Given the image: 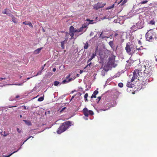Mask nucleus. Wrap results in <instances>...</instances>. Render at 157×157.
Wrapping results in <instances>:
<instances>
[{"label": "nucleus", "instance_id": "b1692460", "mask_svg": "<svg viewBox=\"0 0 157 157\" xmlns=\"http://www.w3.org/2000/svg\"><path fill=\"white\" fill-rule=\"evenodd\" d=\"M136 50L138 51H140L143 48L141 46L140 47H138L137 46H136Z\"/></svg>", "mask_w": 157, "mask_h": 157}, {"label": "nucleus", "instance_id": "e2e57ef3", "mask_svg": "<svg viewBox=\"0 0 157 157\" xmlns=\"http://www.w3.org/2000/svg\"><path fill=\"white\" fill-rule=\"evenodd\" d=\"M85 119L86 120H87L88 119H87V118H86V119Z\"/></svg>", "mask_w": 157, "mask_h": 157}, {"label": "nucleus", "instance_id": "774afa93", "mask_svg": "<svg viewBox=\"0 0 157 157\" xmlns=\"http://www.w3.org/2000/svg\"><path fill=\"white\" fill-rule=\"evenodd\" d=\"M10 107L11 108V107Z\"/></svg>", "mask_w": 157, "mask_h": 157}, {"label": "nucleus", "instance_id": "603ef678", "mask_svg": "<svg viewBox=\"0 0 157 157\" xmlns=\"http://www.w3.org/2000/svg\"><path fill=\"white\" fill-rule=\"evenodd\" d=\"M10 101H13V100H14V99H11V98H10Z\"/></svg>", "mask_w": 157, "mask_h": 157}, {"label": "nucleus", "instance_id": "a18cd8bd", "mask_svg": "<svg viewBox=\"0 0 157 157\" xmlns=\"http://www.w3.org/2000/svg\"><path fill=\"white\" fill-rule=\"evenodd\" d=\"M29 138H27V139L25 140V141L24 142H23V144H24V143L25 141H27V140L29 139Z\"/></svg>", "mask_w": 157, "mask_h": 157}, {"label": "nucleus", "instance_id": "7ed1b4c3", "mask_svg": "<svg viewBox=\"0 0 157 157\" xmlns=\"http://www.w3.org/2000/svg\"><path fill=\"white\" fill-rule=\"evenodd\" d=\"M125 49L127 53L131 55L133 54L136 50L133 45L131 42H128L126 44Z\"/></svg>", "mask_w": 157, "mask_h": 157}, {"label": "nucleus", "instance_id": "e433bc0d", "mask_svg": "<svg viewBox=\"0 0 157 157\" xmlns=\"http://www.w3.org/2000/svg\"><path fill=\"white\" fill-rule=\"evenodd\" d=\"M41 71H40L38 72L37 74L35 76H37L38 75H40L41 74Z\"/></svg>", "mask_w": 157, "mask_h": 157}, {"label": "nucleus", "instance_id": "c9c22d12", "mask_svg": "<svg viewBox=\"0 0 157 157\" xmlns=\"http://www.w3.org/2000/svg\"><path fill=\"white\" fill-rule=\"evenodd\" d=\"M17 132L19 133H21V129H20L19 128H17Z\"/></svg>", "mask_w": 157, "mask_h": 157}, {"label": "nucleus", "instance_id": "58836bf2", "mask_svg": "<svg viewBox=\"0 0 157 157\" xmlns=\"http://www.w3.org/2000/svg\"><path fill=\"white\" fill-rule=\"evenodd\" d=\"M96 95H94V94H93L92 95V96H91V98H96Z\"/></svg>", "mask_w": 157, "mask_h": 157}, {"label": "nucleus", "instance_id": "423d86ee", "mask_svg": "<svg viewBox=\"0 0 157 157\" xmlns=\"http://www.w3.org/2000/svg\"><path fill=\"white\" fill-rule=\"evenodd\" d=\"M145 69L144 70V75L145 76L147 77H149L151 74V68L148 65L144 66Z\"/></svg>", "mask_w": 157, "mask_h": 157}, {"label": "nucleus", "instance_id": "1a4fd4ad", "mask_svg": "<svg viewBox=\"0 0 157 157\" xmlns=\"http://www.w3.org/2000/svg\"><path fill=\"white\" fill-rule=\"evenodd\" d=\"M106 5V3H98L94 5V8L96 10L103 7Z\"/></svg>", "mask_w": 157, "mask_h": 157}, {"label": "nucleus", "instance_id": "c03bdc74", "mask_svg": "<svg viewBox=\"0 0 157 157\" xmlns=\"http://www.w3.org/2000/svg\"><path fill=\"white\" fill-rule=\"evenodd\" d=\"M98 98V102H99L101 99V97H99Z\"/></svg>", "mask_w": 157, "mask_h": 157}, {"label": "nucleus", "instance_id": "79ce46f5", "mask_svg": "<svg viewBox=\"0 0 157 157\" xmlns=\"http://www.w3.org/2000/svg\"><path fill=\"white\" fill-rule=\"evenodd\" d=\"M123 0H121L120 1V2H118V4H117V5H118L120 3H121L122 1H123Z\"/></svg>", "mask_w": 157, "mask_h": 157}, {"label": "nucleus", "instance_id": "20e7f679", "mask_svg": "<svg viewBox=\"0 0 157 157\" xmlns=\"http://www.w3.org/2000/svg\"><path fill=\"white\" fill-rule=\"evenodd\" d=\"M113 63V60L110 59L109 61L107 63V66H105L104 69L101 71V75L104 76L107 73V71L109 70V67H110Z\"/></svg>", "mask_w": 157, "mask_h": 157}, {"label": "nucleus", "instance_id": "69168bd1", "mask_svg": "<svg viewBox=\"0 0 157 157\" xmlns=\"http://www.w3.org/2000/svg\"><path fill=\"white\" fill-rule=\"evenodd\" d=\"M103 110V111H105V109H104V110Z\"/></svg>", "mask_w": 157, "mask_h": 157}, {"label": "nucleus", "instance_id": "4d7b16f0", "mask_svg": "<svg viewBox=\"0 0 157 157\" xmlns=\"http://www.w3.org/2000/svg\"><path fill=\"white\" fill-rule=\"evenodd\" d=\"M20 117L21 118V117H22V115H20Z\"/></svg>", "mask_w": 157, "mask_h": 157}, {"label": "nucleus", "instance_id": "2f4dec72", "mask_svg": "<svg viewBox=\"0 0 157 157\" xmlns=\"http://www.w3.org/2000/svg\"><path fill=\"white\" fill-rule=\"evenodd\" d=\"M148 2V1L147 0H145L144 1H143L141 2V4H144L145 3H147Z\"/></svg>", "mask_w": 157, "mask_h": 157}, {"label": "nucleus", "instance_id": "9d476101", "mask_svg": "<svg viewBox=\"0 0 157 157\" xmlns=\"http://www.w3.org/2000/svg\"><path fill=\"white\" fill-rule=\"evenodd\" d=\"M139 75V71L138 70H135L133 72V77L131 79L132 81H133L135 79L139 78L138 77Z\"/></svg>", "mask_w": 157, "mask_h": 157}, {"label": "nucleus", "instance_id": "412c9836", "mask_svg": "<svg viewBox=\"0 0 157 157\" xmlns=\"http://www.w3.org/2000/svg\"><path fill=\"white\" fill-rule=\"evenodd\" d=\"M114 5H115V4H114L112 5L111 6H110L107 7L106 8V10H109V9H111L113 8L114 6Z\"/></svg>", "mask_w": 157, "mask_h": 157}, {"label": "nucleus", "instance_id": "ea45409f", "mask_svg": "<svg viewBox=\"0 0 157 157\" xmlns=\"http://www.w3.org/2000/svg\"><path fill=\"white\" fill-rule=\"evenodd\" d=\"M66 108V107H64L61 110V112H62L63 111V110H64Z\"/></svg>", "mask_w": 157, "mask_h": 157}, {"label": "nucleus", "instance_id": "f03ea898", "mask_svg": "<svg viewBox=\"0 0 157 157\" xmlns=\"http://www.w3.org/2000/svg\"><path fill=\"white\" fill-rule=\"evenodd\" d=\"M72 125V122L70 121H67L63 123L61 125L58 129L57 131L58 134H60L61 133L65 131L70 126ZM72 125H73L72 124Z\"/></svg>", "mask_w": 157, "mask_h": 157}, {"label": "nucleus", "instance_id": "a19ab883", "mask_svg": "<svg viewBox=\"0 0 157 157\" xmlns=\"http://www.w3.org/2000/svg\"><path fill=\"white\" fill-rule=\"evenodd\" d=\"M138 43L139 44H140V45H141L142 44V43H141V42L140 41V40H139L138 41Z\"/></svg>", "mask_w": 157, "mask_h": 157}, {"label": "nucleus", "instance_id": "a878e982", "mask_svg": "<svg viewBox=\"0 0 157 157\" xmlns=\"http://www.w3.org/2000/svg\"><path fill=\"white\" fill-rule=\"evenodd\" d=\"M59 84V82L57 81H55L54 82V84L55 86H57Z\"/></svg>", "mask_w": 157, "mask_h": 157}, {"label": "nucleus", "instance_id": "dca6fc26", "mask_svg": "<svg viewBox=\"0 0 157 157\" xmlns=\"http://www.w3.org/2000/svg\"><path fill=\"white\" fill-rule=\"evenodd\" d=\"M43 48H40L34 51V53L35 54H37L40 53L41 50Z\"/></svg>", "mask_w": 157, "mask_h": 157}, {"label": "nucleus", "instance_id": "393cba45", "mask_svg": "<svg viewBox=\"0 0 157 157\" xmlns=\"http://www.w3.org/2000/svg\"><path fill=\"white\" fill-rule=\"evenodd\" d=\"M43 100H44V97H41L38 99V101H42Z\"/></svg>", "mask_w": 157, "mask_h": 157}, {"label": "nucleus", "instance_id": "864d4df0", "mask_svg": "<svg viewBox=\"0 0 157 157\" xmlns=\"http://www.w3.org/2000/svg\"><path fill=\"white\" fill-rule=\"evenodd\" d=\"M23 107H24V109H26V107L25 106H24Z\"/></svg>", "mask_w": 157, "mask_h": 157}, {"label": "nucleus", "instance_id": "bb28decb", "mask_svg": "<svg viewBox=\"0 0 157 157\" xmlns=\"http://www.w3.org/2000/svg\"><path fill=\"white\" fill-rule=\"evenodd\" d=\"M118 86L120 87H122L123 86V84L122 83H119L118 84Z\"/></svg>", "mask_w": 157, "mask_h": 157}, {"label": "nucleus", "instance_id": "cd10ccee", "mask_svg": "<svg viewBox=\"0 0 157 157\" xmlns=\"http://www.w3.org/2000/svg\"><path fill=\"white\" fill-rule=\"evenodd\" d=\"M155 21L153 20H151L150 21V24L152 25H154L155 24Z\"/></svg>", "mask_w": 157, "mask_h": 157}, {"label": "nucleus", "instance_id": "09e8293b", "mask_svg": "<svg viewBox=\"0 0 157 157\" xmlns=\"http://www.w3.org/2000/svg\"><path fill=\"white\" fill-rule=\"evenodd\" d=\"M83 72V71L82 70H80V74H82Z\"/></svg>", "mask_w": 157, "mask_h": 157}, {"label": "nucleus", "instance_id": "680f3d73", "mask_svg": "<svg viewBox=\"0 0 157 157\" xmlns=\"http://www.w3.org/2000/svg\"><path fill=\"white\" fill-rule=\"evenodd\" d=\"M29 137H30V138L32 137V136H30Z\"/></svg>", "mask_w": 157, "mask_h": 157}, {"label": "nucleus", "instance_id": "473e14b6", "mask_svg": "<svg viewBox=\"0 0 157 157\" xmlns=\"http://www.w3.org/2000/svg\"><path fill=\"white\" fill-rule=\"evenodd\" d=\"M141 10V9L140 8H139V9H138L136 10V12L137 13H139L141 12H142V11H139V10Z\"/></svg>", "mask_w": 157, "mask_h": 157}, {"label": "nucleus", "instance_id": "de8ad7c7", "mask_svg": "<svg viewBox=\"0 0 157 157\" xmlns=\"http://www.w3.org/2000/svg\"><path fill=\"white\" fill-rule=\"evenodd\" d=\"M20 97L19 96V95H17L16 97V98H18Z\"/></svg>", "mask_w": 157, "mask_h": 157}, {"label": "nucleus", "instance_id": "13d9d810", "mask_svg": "<svg viewBox=\"0 0 157 157\" xmlns=\"http://www.w3.org/2000/svg\"><path fill=\"white\" fill-rule=\"evenodd\" d=\"M29 78H27V80H28V79H29Z\"/></svg>", "mask_w": 157, "mask_h": 157}, {"label": "nucleus", "instance_id": "f704fd0d", "mask_svg": "<svg viewBox=\"0 0 157 157\" xmlns=\"http://www.w3.org/2000/svg\"><path fill=\"white\" fill-rule=\"evenodd\" d=\"M29 22V21H25L23 22L22 23V24H24L25 25H28Z\"/></svg>", "mask_w": 157, "mask_h": 157}, {"label": "nucleus", "instance_id": "72a5a7b5", "mask_svg": "<svg viewBox=\"0 0 157 157\" xmlns=\"http://www.w3.org/2000/svg\"><path fill=\"white\" fill-rule=\"evenodd\" d=\"M98 93V91L97 90H95L94 91L93 94H94V95H96Z\"/></svg>", "mask_w": 157, "mask_h": 157}, {"label": "nucleus", "instance_id": "c756f323", "mask_svg": "<svg viewBox=\"0 0 157 157\" xmlns=\"http://www.w3.org/2000/svg\"><path fill=\"white\" fill-rule=\"evenodd\" d=\"M7 134L5 132H1V135H3L4 136H6Z\"/></svg>", "mask_w": 157, "mask_h": 157}, {"label": "nucleus", "instance_id": "7c9ffc66", "mask_svg": "<svg viewBox=\"0 0 157 157\" xmlns=\"http://www.w3.org/2000/svg\"><path fill=\"white\" fill-rule=\"evenodd\" d=\"M128 1V0H124L122 2V4H121V5H124L125 3H126Z\"/></svg>", "mask_w": 157, "mask_h": 157}, {"label": "nucleus", "instance_id": "c85d7f7f", "mask_svg": "<svg viewBox=\"0 0 157 157\" xmlns=\"http://www.w3.org/2000/svg\"><path fill=\"white\" fill-rule=\"evenodd\" d=\"M28 25L30 27H31L32 28H33V26L32 24L30 21H29Z\"/></svg>", "mask_w": 157, "mask_h": 157}, {"label": "nucleus", "instance_id": "4be33fe9", "mask_svg": "<svg viewBox=\"0 0 157 157\" xmlns=\"http://www.w3.org/2000/svg\"><path fill=\"white\" fill-rule=\"evenodd\" d=\"M89 46V44L87 42H86L85 44L84 48L85 49H87Z\"/></svg>", "mask_w": 157, "mask_h": 157}, {"label": "nucleus", "instance_id": "8fccbe9b", "mask_svg": "<svg viewBox=\"0 0 157 157\" xmlns=\"http://www.w3.org/2000/svg\"><path fill=\"white\" fill-rule=\"evenodd\" d=\"M117 1H118V0H117L115 2V4H116V3H118V2H117ZM117 4H118V3H117Z\"/></svg>", "mask_w": 157, "mask_h": 157}, {"label": "nucleus", "instance_id": "f3484780", "mask_svg": "<svg viewBox=\"0 0 157 157\" xmlns=\"http://www.w3.org/2000/svg\"><path fill=\"white\" fill-rule=\"evenodd\" d=\"M65 34H66V36L65 37V40H67L68 38L69 35H70V32L69 33L67 32H65Z\"/></svg>", "mask_w": 157, "mask_h": 157}, {"label": "nucleus", "instance_id": "ddd939ff", "mask_svg": "<svg viewBox=\"0 0 157 157\" xmlns=\"http://www.w3.org/2000/svg\"><path fill=\"white\" fill-rule=\"evenodd\" d=\"M2 13L3 14H6L7 15L10 14V13L9 11V10L8 9H4L2 11Z\"/></svg>", "mask_w": 157, "mask_h": 157}, {"label": "nucleus", "instance_id": "f257e3e1", "mask_svg": "<svg viewBox=\"0 0 157 157\" xmlns=\"http://www.w3.org/2000/svg\"><path fill=\"white\" fill-rule=\"evenodd\" d=\"M86 21H87L83 24L81 28L79 29L75 30L74 27L71 26L70 27V35L71 36V39H72L75 35L76 36H78L81 34L82 33L86 31V28L90 24H93L94 23L93 20H91L89 19H87Z\"/></svg>", "mask_w": 157, "mask_h": 157}, {"label": "nucleus", "instance_id": "aec40b11", "mask_svg": "<svg viewBox=\"0 0 157 157\" xmlns=\"http://www.w3.org/2000/svg\"><path fill=\"white\" fill-rule=\"evenodd\" d=\"M11 16L12 17V21L14 23H16L17 22V19L13 17V16L12 15H11Z\"/></svg>", "mask_w": 157, "mask_h": 157}, {"label": "nucleus", "instance_id": "6e6d98bb", "mask_svg": "<svg viewBox=\"0 0 157 157\" xmlns=\"http://www.w3.org/2000/svg\"><path fill=\"white\" fill-rule=\"evenodd\" d=\"M73 98H74V97H73V96L72 97V98H71V100H72V99Z\"/></svg>", "mask_w": 157, "mask_h": 157}, {"label": "nucleus", "instance_id": "3c124183", "mask_svg": "<svg viewBox=\"0 0 157 157\" xmlns=\"http://www.w3.org/2000/svg\"><path fill=\"white\" fill-rule=\"evenodd\" d=\"M117 35H118V34L117 33H116L115 34V36H116Z\"/></svg>", "mask_w": 157, "mask_h": 157}, {"label": "nucleus", "instance_id": "bf43d9fd", "mask_svg": "<svg viewBox=\"0 0 157 157\" xmlns=\"http://www.w3.org/2000/svg\"><path fill=\"white\" fill-rule=\"evenodd\" d=\"M102 33H101L100 34V36H101V35H102Z\"/></svg>", "mask_w": 157, "mask_h": 157}, {"label": "nucleus", "instance_id": "4c0bfd02", "mask_svg": "<svg viewBox=\"0 0 157 157\" xmlns=\"http://www.w3.org/2000/svg\"><path fill=\"white\" fill-rule=\"evenodd\" d=\"M24 82H23L22 83H19V84H14L13 85H18V86H22L23 85V83Z\"/></svg>", "mask_w": 157, "mask_h": 157}, {"label": "nucleus", "instance_id": "052dcab7", "mask_svg": "<svg viewBox=\"0 0 157 157\" xmlns=\"http://www.w3.org/2000/svg\"><path fill=\"white\" fill-rule=\"evenodd\" d=\"M77 76H79L78 74H77Z\"/></svg>", "mask_w": 157, "mask_h": 157}, {"label": "nucleus", "instance_id": "5701e85b", "mask_svg": "<svg viewBox=\"0 0 157 157\" xmlns=\"http://www.w3.org/2000/svg\"><path fill=\"white\" fill-rule=\"evenodd\" d=\"M88 96V94L87 93H86L84 96V98H85V101H88L87 98Z\"/></svg>", "mask_w": 157, "mask_h": 157}, {"label": "nucleus", "instance_id": "a211bd4d", "mask_svg": "<svg viewBox=\"0 0 157 157\" xmlns=\"http://www.w3.org/2000/svg\"><path fill=\"white\" fill-rule=\"evenodd\" d=\"M109 44V45L110 46V47H111V48L113 50H114V46H113V41H110Z\"/></svg>", "mask_w": 157, "mask_h": 157}, {"label": "nucleus", "instance_id": "5fc2aeb1", "mask_svg": "<svg viewBox=\"0 0 157 157\" xmlns=\"http://www.w3.org/2000/svg\"><path fill=\"white\" fill-rule=\"evenodd\" d=\"M44 66H42V67H41V68H42V70H43L44 68Z\"/></svg>", "mask_w": 157, "mask_h": 157}, {"label": "nucleus", "instance_id": "49530a36", "mask_svg": "<svg viewBox=\"0 0 157 157\" xmlns=\"http://www.w3.org/2000/svg\"><path fill=\"white\" fill-rule=\"evenodd\" d=\"M5 79V78H0V80H2V79Z\"/></svg>", "mask_w": 157, "mask_h": 157}, {"label": "nucleus", "instance_id": "6ab92c4d", "mask_svg": "<svg viewBox=\"0 0 157 157\" xmlns=\"http://www.w3.org/2000/svg\"><path fill=\"white\" fill-rule=\"evenodd\" d=\"M23 121L27 125H28L29 126H30V125H31V122H30L29 121H28V120H24Z\"/></svg>", "mask_w": 157, "mask_h": 157}, {"label": "nucleus", "instance_id": "0e129e2a", "mask_svg": "<svg viewBox=\"0 0 157 157\" xmlns=\"http://www.w3.org/2000/svg\"><path fill=\"white\" fill-rule=\"evenodd\" d=\"M156 60L157 61V58L156 59Z\"/></svg>", "mask_w": 157, "mask_h": 157}, {"label": "nucleus", "instance_id": "4468645a", "mask_svg": "<svg viewBox=\"0 0 157 157\" xmlns=\"http://www.w3.org/2000/svg\"><path fill=\"white\" fill-rule=\"evenodd\" d=\"M131 80V82H128L127 83V86L128 87H132L133 86L134 84L132 83Z\"/></svg>", "mask_w": 157, "mask_h": 157}, {"label": "nucleus", "instance_id": "0eeeda50", "mask_svg": "<svg viewBox=\"0 0 157 157\" xmlns=\"http://www.w3.org/2000/svg\"><path fill=\"white\" fill-rule=\"evenodd\" d=\"M144 24L143 22H139L136 24V25H134L132 27V29H133L134 30H136L137 29H140L143 27Z\"/></svg>", "mask_w": 157, "mask_h": 157}, {"label": "nucleus", "instance_id": "37998d69", "mask_svg": "<svg viewBox=\"0 0 157 157\" xmlns=\"http://www.w3.org/2000/svg\"><path fill=\"white\" fill-rule=\"evenodd\" d=\"M53 71H54V72H55L56 71V68H54L53 69Z\"/></svg>", "mask_w": 157, "mask_h": 157}, {"label": "nucleus", "instance_id": "6e6552de", "mask_svg": "<svg viewBox=\"0 0 157 157\" xmlns=\"http://www.w3.org/2000/svg\"><path fill=\"white\" fill-rule=\"evenodd\" d=\"M83 112L85 116L87 117H88L89 115H92L94 114L93 112L92 111L88 110L86 108L83 109Z\"/></svg>", "mask_w": 157, "mask_h": 157}, {"label": "nucleus", "instance_id": "9b49d317", "mask_svg": "<svg viewBox=\"0 0 157 157\" xmlns=\"http://www.w3.org/2000/svg\"><path fill=\"white\" fill-rule=\"evenodd\" d=\"M98 50V47H97L96 49V51L92 53V55L91 56L90 58L87 61V63H88L87 66H90L91 63L90 62L89 63V62H90V61L93 59H94L95 56H96V51Z\"/></svg>", "mask_w": 157, "mask_h": 157}, {"label": "nucleus", "instance_id": "338daca9", "mask_svg": "<svg viewBox=\"0 0 157 157\" xmlns=\"http://www.w3.org/2000/svg\"><path fill=\"white\" fill-rule=\"evenodd\" d=\"M41 131H39L38 132H41Z\"/></svg>", "mask_w": 157, "mask_h": 157}, {"label": "nucleus", "instance_id": "f8f14e48", "mask_svg": "<svg viewBox=\"0 0 157 157\" xmlns=\"http://www.w3.org/2000/svg\"><path fill=\"white\" fill-rule=\"evenodd\" d=\"M70 76V74H69V75H68V76H67V79L64 80L63 81V82H62L63 83H67L69 82H70V81H71L72 80H73L75 78V77H74L73 78H71L68 79V78H69Z\"/></svg>", "mask_w": 157, "mask_h": 157}, {"label": "nucleus", "instance_id": "2eb2a0df", "mask_svg": "<svg viewBox=\"0 0 157 157\" xmlns=\"http://www.w3.org/2000/svg\"><path fill=\"white\" fill-rule=\"evenodd\" d=\"M67 40H65L64 41H62L61 42V46L63 49L64 48V45L67 42Z\"/></svg>", "mask_w": 157, "mask_h": 157}, {"label": "nucleus", "instance_id": "39448f33", "mask_svg": "<svg viewBox=\"0 0 157 157\" xmlns=\"http://www.w3.org/2000/svg\"><path fill=\"white\" fill-rule=\"evenodd\" d=\"M155 37V33H153V31L152 30L148 31L146 34V39L147 41H152L153 38Z\"/></svg>", "mask_w": 157, "mask_h": 157}]
</instances>
